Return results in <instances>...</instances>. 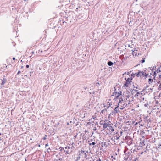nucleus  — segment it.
I'll use <instances>...</instances> for the list:
<instances>
[{
	"mask_svg": "<svg viewBox=\"0 0 161 161\" xmlns=\"http://www.w3.org/2000/svg\"><path fill=\"white\" fill-rule=\"evenodd\" d=\"M78 154V155H82V156H84V158L86 159H89L90 158V154L88 153L87 151H86L81 150L80 151H79Z\"/></svg>",
	"mask_w": 161,
	"mask_h": 161,
	"instance_id": "f257e3e1",
	"label": "nucleus"
},
{
	"mask_svg": "<svg viewBox=\"0 0 161 161\" xmlns=\"http://www.w3.org/2000/svg\"><path fill=\"white\" fill-rule=\"evenodd\" d=\"M132 78H128L127 79V80H126L125 83L124 84V87H128L129 84L130 83L131 80H132Z\"/></svg>",
	"mask_w": 161,
	"mask_h": 161,
	"instance_id": "f03ea898",
	"label": "nucleus"
},
{
	"mask_svg": "<svg viewBox=\"0 0 161 161\" xmlns=\"http://www.w3.org/2000/svg\"><path fill=\"white\" fill-rule=\"evenodd\" d=\"M125 99L124 100V103H120V105H121L122 108H120L121 109H123L124 108H125L127 105H128L127 103H125Z\"/></svg>",
	"mask_w": 161,
	"mask_h": 161,
	"instance_id": "7ed1b4c3",
	"label": "nucleus"
},
{
	"mask_svg": "<svg viewBox=\"0 0 161 161\" xmlns=\"http://www.w3.org/2000/svg\"><path fill=\"white\" fill-rule=\"evenodd\" d=\"M118 112V111H116V110L115 111V110H114L109 114L108 117H109L110 116H111V115L114 116Z\"/></svg>",
	"mask_w": 161,
	"mask_h": 161,
	"instance_id": "20e7f679",
	"label": "nucleus"
},
{
	"mask_svg": "<svg viewBox=\"0 0 161 161\" xmlns=\"http://www.w3.org/2000/svg\"><path fill=\"white\" fill-rule=\"evenodd\" d=\"M121 93L122 92L121 91H119V92H118V94L117 95L115 96L114 99L116 100L117 99H118L119 97H120V96L122 95Z\"/></svg>",
	"mask_w": 161,
	"mask_h": 161,
	"instance_id": "39448f33",
	"label": "nucleus"
},
{
	"mask_svg": "<svg viewBox=\"0 0 161 161\" xmlns=\"http://www.w3.org/2000/svg\"><path fill=\"white\" fill-rule=\"evenodd\" d=\"M102 124L103 125V128L104 129H105L107 127H108L109 125L108 123H102Z\"/></svg>",
	"mask_w": 161,
	"mask_h": 161,
	"instance_id": "423d86ee",
	"label": "nucleus"
},
{
	"mask_svg": "<svg viewBox=\"0 0 161 161\" xmlns=\"http://www.w3.org/2000/svg\"><path fill=\"white\" fill-rule=\"evenodd\" d=\"M148 75H149V74H147L146 73H144L143 71H141V75L143 77L145 76V77L147 78V77Z\"/></svg>",
	"mask_w": 161,
	"mask_h": 161,
	"instance_id": "0eeeda50",
	"label": "nucleus"
},
{
	"mask_svg": "<svg viewBox=\"0 0 161 161\" xmlns=\"http://www.w3.org/2000/svg\"><path fill=\"white\" fill-rule=\"evenodd\" d=\"M70 146H70H67L66 147H65V149H73L74 148V146L72 145L71 146V147Z\"/></svg>",
	"mask_w": 161,
	"mask_h": 161,
	"instance_id": "6e6552de",
	"label": "nucleus"
},
{
	"mask_svg": "<svg viewBox=\"0 0 161 161\" xmlns=\"http://www.w3.org/2000/svg\"><path fill=\"white\" fill-rule=\"evenodd\" d=\"M92 140H91V141H88V143H89V145H93V146H95L94 145L96 144V143L94 142H92L91 143H89V142H91L92 141ZM95 146H96V145H95Z\"/></svg>",
	"mask_w": 161,
	"mask_h": 161,
	"instance_id": "1a4fd4ad",
	"label": "nucleus"
},
{
	"mask_svg": "<svg viewBox=\"0 0 161 161\" xmlns=\"http://www.w3.org/2000/svg\"><path fill=\"white\" fill-rule=\"evenodd\" d=\"M108 129L110 130V131H111L112 132H113L114 131V130L113 127L112 126L109 125L108 126Z\"/></svg>",
	"mask_w": 161,
	"mask_h": 161,
	"instance_id": "9d476101",
	"label": "nucleus"
},
{
	"mask_svg": "<svg viewBox=\"0 0 161 161\" xmlns=\"http://www.w3.org/2000/svg\"><path fill=\"white\" fill-rule=\"evenodd\" d=\"M141 71H139V72H138L137 73H135V75L136 76H137V77H139V76H141Z\"/></svg>",
	"mask_w": 161,
	"mask_h": 161,
	"instance_id": "9b49d317",
	"label": "nucleus"
},
{
	"mask_svg": "<svg viewBox=\"0 0 161 161\" xmlns=\"http://www.w3.org/2000/svg\"><path fill=\"white\" fill-rule=\"evenodd\" d=\"M113 64V62L111 61H109L107 63L108 65L109 66H112Z\"/></svg>",
	"mask_w": 161,
	"mask_h": 161,
	"instance_id": "f8f14e48",
	"label": "nucleus"
},
{
	"mask_svg": "<svg viewBox=\"0 0 161 161\" xmlns=\"http://www.w3.org/2000/svg\"><path fill=\"white\" fill-rule=\"evenodd\" d=\"M17 158L16 156L14 157V158L11 160V161H17Z\"/></svg>",
	"mask_w": 161,
	"mask_h": 161,
	"instance_id": "ddd939ff",
	"label": "nucleus"
},
{
	"mask_svg": "<svg viewBox=\"0 0 161 161\" xmlns=\"http://www.w3.org/2000/svg\"><path fill=\"white\" fill-rule=\"evenodd\" d=\"M131 51L132 52V53H133V54L134 55V54H135V56H136L137 53L136 51H137V50H132Z\"/></svg>",
	"mask_w": 161,
	"mask_h": 161,
	"instance_id": "4468645a",
	"label": "nucleus"
},
{
	"mask_svg": "<svg viewBox=\"0 0 161 161\" xmlns=\"http://www.w3.org/2000/svg\"><path fill=\"white\" fill-rule=\"evenodd\" d=\"M153 79L151 78H149L148 79V82L149 84H150V82H153Z\"/></svg>",
	"mask_w": 161,
	"mask_h": 161,
	"instance_id": "2eb2a0df",
	"label": "nucleus"
},
{
	"mask_svg": "<svg viewBox=\"0 0 161 161\" xmlns=\"http://www.w3.org/2000/svg\"><path fill=\"white\" fill-rule=\"evenodd\" d=\"M6 81V80L5 79H3V80H2V84L3 85L4 84Z\"/></svg>",
	"mask_w": 161,
	"mask_h": 161,
	"instance_id": "dca6fc26",
	"label": "nucleus"
},
{
	"mask_svg": "<svg viewBox=\"0 0 161 161\" xmlns=\"http://www.w3.org/2000/svg\"><path fill=\"white\" fill-rule=\"evenodd\" d=\"M124 103V101H122L121 100H119L118 105H120V103Z\"/></svg>",
	"mask_w": 161,
	"mask_h": 161,
	"instance_id": "f3484780",
	"label": "nucleus"
},
{
	"mask_svg": "<svg viewBox=\"0 0 161 161\" xmlns=\"http://www.w3.org/2000/svg\"><path fill=\"white\" fill-rule=\"evenodd\" d=\"M161 71V70H160V67H159L158 69H157L156 70V72L157 73H158Z\"/></svg>",
	"mask_w": 161,
	"mask_h": 161,
	"instance_id": "a211bd4d",
	"label": "nucleus"
},
{
	"mask_svg": "<svg viewBox=\"0 0 161 161\" xmlns=\"http://www.w3.org/2000/svg\"><path fill=\"white\" fill-rule=\"evenodd\" d=\"M64 152H65V155H67V154H69V150H64Z\"/></svg>",
	"mask_w": 161,
	"mask_h": 161,
	"instance_id": "6ab92c4d",
	"label": "nucleus"
},
{
	"mask_svg": "<svg viewBox=\"0 0 161 161\" xmlns=\"http://www.w3.org/2000/svg\"><path fill=\"white\" fill-rule=\"evenodd\" d=\"M107 111V109H104L102 110L101 111V113L103 114L105 113V111Z\"/></svg>",
	"mask_w": 161,
	"mask_h": 161,
	"instance_id": "aec40b11",
	"label": "nucleus"
},
{
	"mask_svg": "<svg viewBox=\"0 0 161 161\" xmlns=\"http://www.w3.org/2000/svg\"><path fill=\"white\" fill-rule=\"evenodd\" d=\"M119 106V105H118L117 106L115 107L114 109V110L115 111H117L119 112V109H118Z\"/></svg>",
	"mask_w": 161,
	"mask_h": 161,
	"instance_id": "412c9836",
	"label": "nucleus"
},
{
	"mask_svg": "<svg viewBox=\"0 0 161 161\" xmlns=\"http://www.w3.org/2000/svg\"><path fill=\"white\" fill-rule=\"evenodd\" d=\"M80 155H78V156L76 158V159L75 160L76 161H78V160L80 159Z\"/></svg>",
	"mask_w": 161,
	"mask_h": 161,
	"instance_id": "4be33fe9",
	"label": "nucleus"
},
{
	"mask_svg": "<svg viewBox=\"0 0 161 161\" xmlns=\"http://www.w3.org/2000/svg\"><path fill=\"white\" fill-rule=\"evenodd\" d=\"M114 92L113 93V95L116 96L118 94V92H117L115 91V90H114Z\"/></svg>",
	"mask_w": 161,
	"mask_h": 161,
	"instance_id": "5701e85b",
	"label": "nucleus"
},
{
	"mask_svg": "<svg viewBox=\"0 0 161 161\" xmlns=\"http://www.w3.org/2000/svg\"><path fill=\"white\" fill-rule=\"evenodd\" d=\"M126 101L129 102L128 104H130V99L126 98V99H125V101Z\"/></svg>",
	"mask_w": 161,
	"mask_h": 161,
	"instance_id": "b1692460",
	"label": "nucleus"
},
{
	"mask_svg": "<svg viewBox=\"0 0 161 161\" xmlns=\"http://www.w3.org/2000/svg\"><path fill=\"white\" fill-rule=\"evenodd\" d=\"M145 58H143L142 60H141V62L142 63H143L145 62Z\"/></svg>",
	"mask_w": 161,
	"mask_h": 161,
	"instance_id": "393cba45",
	"label": "nucleus"
},
{
	"mask_svg": "<svg viewBox=\"0 0 161 161\" xmlns=\"http://www.w3.org/2000/svg\"><path fill=\"white\" fill-rule=\"evenodd\" d=\"M59 149L60 151H62V150H64V148L63 147H60L59 148Z\"/></svg>",
	"mask_w": 161,
	"mask_h": 161,
	"instance_id": "a878e982",
	"label": "nucleus"
},
{
	"mask_svg": "<svg viewBox=\"0 0 161 161\" xmlns=\"http://www.w3.org/2000/svg\"><path fill=\"white\" fill-rule=\"evenodd\" d=\"M156 71H154V72H153V76L156 75ZM155 76H154V78H153V79H155Z\"/></svg>",
	"mask_w": 161,
	"mask_h": 161,
	"instance_id": "bb28decb",
	"label": "nucleus"
},
{
	"mask_svg": "<svg viewBox=\"0 0 161 161\" xmlns=\"http://www.w3.org/2000/svg\"><path fill=\"white\" fill-rule=\"evenodd\" d=\"M148 105H149V104H148V103H146L144 104V106L145 107H147Z\"/></svg>",
	"mask_w": 161,
	"mask_h": 161,
	"instance_id": "cd10ccee",
	"label": "nucleus"
},
{
	"mask_svg": "<svg viewBox=\"0 0 161 161\" xmlns=\"http://www.w3.org/2000/svg\"><path fill=\"white\" fill-rule=\"evenodd\" d=\"M118 99H119V100H121L122 101H124L123 98L121 97H119V98Z\"/></svg>",
	"mask_w": 161,
	"mask_h": 161,
	"instance_id": "c85d7f7f",
	"label": "nucleus"
},
{
	"mask_svg": "<svg viewBox=\"0 0 161 161\" xmlns=\"http://www.w3.org/2000/svg\"><path fill=\"white\" fill-rule=\"evenodd\" d=\"M106 145V142H104L103 143H102V146L103 147V146H105Z\"/></svg>",
	"mask_w": 161,
	"mask_h": 161,
	"instance_id": "c756f323",
	"label": "nucleus"
},
{
	"mask_svg": "<svg viewBox=\"0 0 161 161\" xmlns=\"http://www.w3.org/2000/svg\"><path fill=\"white\" fill-rule=\"evenodd\" d=\"M133 86L134 87V88H135L136 89H140V88H138V86H134V85H133Z\"/></svg>",
	"mask_w": 161,
	"mask_h": 161,
	"instance_id": "7c9ffc66",
	"label": "nucleus"
},
{
	"mask_svg": "<svg viewBox=\"0 0 161 161\" xmlns=\"http://www.w3.org/2000/svg\"><path fill=\"white\" fill-rule=\"evenodd\" d=\"M140 94H142V93H140V92H138L137 93H136V95H137L138 96V95H139Z\"/></svg>",
	"mask_w": 161,
	"mask_h": 161,
	"instance_id": "2f4dec72",
	"label": "nucleus"
},
{
	"mask_svg": "<svg viewBox=\"0 0 161 161\" xmlns=\"http://www.w3.org/2000/svg\"><path fill=\"white\" fill-rule=\"evenodd\" d=\"M116 137V140H118L119 139V137H120V136H115Z\"/></svg>",
	"mask_w": 161,
	"mask_h": 161,
	"instance_id": "473e14b6",
	"label": "nucleus"
},
{
	"mask_svg": "<svg viewBox=\"0 0 161 161\" xmlns=\"http://www.w3.org/2000/svg\"><path fill=\"white\" fill-rule=\"evenodd\" d=\"M134 75H135V74H134L133 73L131 74V76L133 77H134Z\"/></svg>",
	"mask_w": 161,
	"mask_h": 161,
	"instance_id": "72a5a7b5",
	"label": "nucleus"
},
{
	"mask_svg": "<svg viewBox=\"0 0 161 161\" xmlns=\"http://www.w3.org/2000/svg\"><path fill=\"white\" fill-rule=\"evenodd\" d=\"M130 96L129 95H126V98H127L129 99V97H130Z\"/></svg>",
	"mask_w": 161,
	"mask_h": 161,
	"instance_id": "f704fd0d",
	"label": "nucleus"
},
{
	"mask_svg": "<svg viewBox=\"0 0 161 161\" xmlns=\"http://www.w3.org/2000/svg\"><path fill=\"white\" fill-rule=\"evenodd\" d=\"M102 123H104L103 121V120H101L100 122V124L101 125H102Z\"/></svg>",
	"mask_w": 161,
	"mask_h": 161,
	"instance_id": "c9c22d12",
	"label": "nucleus"
},
{
	"mask_svg": "<svg viewBox=\"0 0 161 161\" xmlns=\"http://www.w3.org/2000/svg\"><path fill=\"white\" fill-rule=\"evenodd\" d=\"M47 135H45V137H44L43 138V139L44 140H45L46 139V137L47 136Z\"/></svg>",
	"mask_w": 161,
	"mask_h": 161,
	"instance_id": "e433bc0d",
	"label": "nucleus"
},
{
	"mask_svg": "<svg viewBox=\"0 0 161 161\" xmlns=\"http://www.w3.org/2000/svg\"><path fill=\"white\" fill-rule=\"evenodd\" d=\"M96 85H97V86H99V85H100V84H99V83H98V82H97V83H96Z\"/></svg>",
	"mask_w": 161,
	"mask_h": 161,
	"instance_id": "4c0bfd02",
	"label": "nucleus"
},
{
	"mask_svg": "<svg viewBox=\"0 0 161 161\" xmlns=\"http://www.w3.org/2000/svg\"><path fill=\"white\" fill-rule=\"evenodd\" d=\"M44 87L45 88V89H47V88L48 87H47V85L46 86H45Z\"/></svg>",
	"mask_w": 161,
	"mask_h": 161,
	"instance_id": "58836bf2",
	"label": "nucleus"
},
{
	"mask_svg": "<svg viewBox=\"0 0 161 161\" xmlns=\"http://www.w3.org/2000/svg\"><path fill=\"white\" fill-rule=\"evenodd\" d=\"M133 90L134 91H135L136 92V93L138 92V90H136V89H133Z\"/></svg>",
	"mask_w": 161,
	"mask_h": 161,
	"instance_id": "ea45409f",
	"label": "nucleus"
},
{
	"mask_svg": "<svg viewBox=\"0 0 161 161\" xmlns=\"http://www.w3.org/2000/svg\"><path fill=\"white\" fill-rule=\"evenodd\" d=\"M158 79L159 80H161V75H159Z\"/></svg>",
	"mask_w": 161,
	"mask_h": 161,
	"instance_id": "a19ab883",
	"label": "nucleus"
},
{
	"mask_svg": "<svg viewBox=\"0 0 161 161\" xmlns=\"http://www.w3.org/2000/svg\"><path fill=\"white\" fill-rule=\"evenodd\" d=\"M26 67L27 68H29V65H26Z\"/></svg>",
	"mask_w": 161,
	"mask_h": 161,
	"instance_id": "79ce46f5",
	"label": "nucleus"
},
{
	"mask_svg": "<svg viewBox=\"0 0 161 161\" xmlns=\"http://www.w3.org/2000/svg\"><path fill=\"white\" fill-rule=\"evenodd\" d=\"M20 73V71H19L17 73V75H19V74Z\"/></svg>",
	"mask_w": 161,
	"mask_h": 161,
	"instance_id": "37998d69",
	"label": "nucleus"
},
{
	"mask_svg": "<svg viewBox=\"0 0 161 161\" xmlns=\"http://www.w3.org/2000/svg\"><path fill=\"white\" fill-rule=\"evenodd\" d=\"M150 75H147V77H151V75H152V74L150 73Z\"/></svg>",
	"mask_w": 161,
	"mask_h": 161,
	"instance_id": "c03bdc74",
	"label": "nucleus"
},
{
	"mask_svg": "<svg viewBox=\"0 0 161 161\" xmlns=\"http://www.w3.org/2000/svg\"><path fill=\"white\" fill-rule=\"evenodd\" d=\"M49 151H51V149L49 148L48 149H47V151L48 152H49Z\"/></svg>",
	"mask_w": 161,
	"mask_h": 161,
	"instance_id": "a18cd8bd",
	"label": "nucleus"
},
{
	"mask_svg": "<svg viewBox=\"0 0 161 161\" xmlns=\"http://www.w3.org/2000/svg\"><path fill=\"white\" fill-rule=\"evenodd\" d=\"M97 161H101V160L100 158H98L97 160Z\"/></svg>",
	"mask_w": 161,
	"mask_h": 161,
	"instance_id": "49530a36",
	"label": "nucleus"
},
{
	"mask_svg": "<svg viewBox=\"0 0 161 161\" xmlns=\"http://www.w3.org/2000/svg\"><path fill=\"white\" fill-rule=\"evenodd\" d=\"M84 89L86 90L87 88V87H84Z\"/></svg>",
	"mask_w": 161,
	"mask_h": 161,
	"instance_id": "de8ad7c7",
	"label": "nucleus"
},
{
	"mask_svg": "<svg viewBox=\"0 0 161 161\" xmlns=\"http://www.w3.org/2000/svg\"><path fill=\"white\" fill-rule=\"evenodd\" d=\"M14 155V153L10 155L11 156L13 157Z\"/></svg>",
	"mask_w": 161,
	"mask_h": 161,
	"instance_id": "09e8293b",
	"label": "nucleus"
},
{
	"mask_svg": "<svg viewBox=\"0 0 161 161\" xmlns=\"http://www.w3.org/2000/svg\"><path fill=\"white\" fill-rule=\"evenodd\" d=\"M137 158H136V159L134 160H133L132 161H136V160L137 159Z\"/></svg>",
	"mask_w": 161,
	"mask_h": 161,
	"instance_id": "8fccbe9b",
	"label": "nucleus"
},
{
	"mask_svg": "<svg viewBox=\"0 0 161 161\" xmlns=\"http://www.w3.org/2000/svg\"><path fill=\"white\" fill-rule=\"evenodd\" d=\"M48 146V144H46V145H45L46 147H47V146Z\"/></svg>",
	"mask_w": 161,
	"mask_h": 161,
	"instance_id": "3c124183",
	"label": "nucleus"
},
{
	"mask_svg": "<svg viewBox=\"0 0 161 161\" xmlns=\"http://www.w3.org/2000/svg\"><path fill=\"white\" fill-rule=\"evenodd\" d=\"M158 101H156V104H158Z\"/></svg>",
	"mask_w": 161,
	"mask_h": 161,
	"instance_id": "603ef678",
	"label": "nucleus"
},
{
	"mask_svg": "<svg viewBox=\"0 0 161 161\" xmlns=\"http://www.w3.org/2000/svg\"><path fill=\"white\" fill-rule=\"evenodd\" d=\"M159 86H160L159 87L160 88L161 87V83H160Z\"/></svg>",
	"mask_w": 161,
	"mask_h": 161,
	"instance_id": "864d4df0",
	"label": "nucleus"
},
{
	"mask_svg": "<svg viewBox=\"0 0 161 161\" xmlns=\"http://www.w3.org/2000/svg\"><path fill=\"white\" fill-rule=\"evenodd\" d=\"M126 72H125L124 73V74H123V75H126Z\"/></svg>",
	"mask_w": 161,
	"mask_h": 161,
	"instance_id": "5fc2aeb1",
	"label": "nucleus"
},
{
	"mask_svg": "<svg viewBox=\"0 0 161 161\" xmlns=\"http://www.w3.org/2000/svg\"><path fill=\"white\" fill-rule=\"evenodd\" d=\"M13 60H15V58H14V57L13 58Z\"/></svg>",
	"mask_w": 161,
	"mask_h": 161,
	"instance_id": "6e6d98bb",
	"label": "nucleus"
},
{
	"mask_svg": "<svg viewBox=\"0 0 161 161\" xmlns=\"http://www.w3.org/2000/svg\"><path fill=\"white\" fill-rule=\"evenodd\" d=\"M154 69V67H153V69H152V70H153Z\"/></svg>",
	"mask_w": 161,
	"mask_h": 161,
	"instance_id": "4d7b16f0",
	"label": "nucleus"
},
{
	"mask_svg": "<svg viewBox=\"0 0 161 161\" xmlns=\"http://www.w3.org/2000/svg\"><path fill=\"white\" fill-rule=\"evenodd\" d=\"M75 37V36H73L72 39H73V38Z\"/></svg>",
	"mask_w": 161,
	"mask_h": 161,
	"instance_id": "13d9d810",
	"label": "nucleus"
},
{
	"mask_svg": "<svg viewBox=\"0 0 161 161\" xmlns=\"http://www.w3.org/2000/svg\"><path fill=\"white\" fill-rule=\"evenodd\" d=\"M23 68V66H21V68Z\"/></svg>",
	"mask_w": 161,
	"mask_h": 161,
	"instance_id": "bf43d9fd",
	"label": "nucleus"
},
{
	"mask_svg": "<svg viewBox=\"0 0 161 161\" xmlns=\"http://www.w3.org/2000/svg\"><path fill=\"white\" fill-rule=\"evenodd\" d=\"M142 100H144V98H142Z\"/></svg>",
	"mask_w": 161,
	"mask_h": 161,
	"instance_id": "052dcab7",
	"label": "nucleus"
},
{
	"mask_svg": "<svg viewBox=\"0 0 161 161\" xmlns=\"http://www.w3.org/2000/svg\"><path fill=\"white\" fill-rule=\"evenodd\" d=\"M76 137V135H75V136H74V137L75 138Z\"/></svg>",
	"mask_w": 161,
	"mask_h": 161,
	"instance_id": "680f3d73",
	"label": "nucleus"
},
{
	"mask_svg": "<svg viewBox=\"0 0 161 161\" xmlns=\"http://www.w3.org/2000/svg\"><path fill=\"white\" fill-rule=\"evenodd\" d=\"M137 124V123H136V124H135V125H136Z\"/></svg>",
	"mask_w": 161,
	"mask_h": 161,
	"instance_id": "e2e57ef3",
	"label": "nucleus"
},
{
	"mask_svg": "<svg viewBox=\"0 0 161 161\" xmlns=\"http://www.w3.org/2000/svg\"><path fill=\"white\" fill-rule=\"evenodd\" d=\"M72 152V150L70 152L69 154H70Z\"/></svg>",
	"mask_w": 161,
	"mask_h": 161,
	"instance_id": "0e129e2a",
	"label": "nucleus"
},
{
	"mask_svg": "<svg viewBox=\"0 0 161 161\" xmlns=\"http://www.w3.org/2000/svg\"><path fill=\"white\" fill-rule=\"evenodd\" d=\"M160 95H161V93L159 94V96H160Z\"/></svg>",
	"mask_w": 161,
	"mask_h": 161,
	"instance_id": "69168bd1",
	"label": "nucleus"
},
{
	"mask_svg": "<svg viewBox=\"0 0 161 161\" xmlns=\"http://www.w3.org/2000/svg\"><path fill=\"white\" fill-rule=\"evenodd\" d=\"M34 53V52L32 51V53Z\"/></svg>",
	"mask_w": 161,
	"mask_h": 161,
	"instance_id": "338daca9",
	"label": "nucleus"
},
{
	"mask_svg": "<svg viewBox=\"0 0 161 161\" xmlns=\"http://www.w3.org/2000/svg\"><path fill=\"white\" fill-rule=\"evenodd\" d=\"M110 106V105L109 104V106H108L107 108H108Z\"/></svg>",
	"mask_w": 161,
	"mask_h": 161,
	"instance_id": "774afa93",
	"label": "nucleus"
}]
</instances>
